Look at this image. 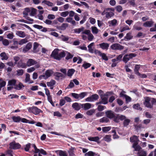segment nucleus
<instances>
[{"mask_svg":"<svg viewBox=\"0 0 156 156\" xmlns=\"http://www.w3.org/2000/svg\"><path fill=\"white\" fill-rule=\"evenodd\" d=\"M59 50L56 48L52 51L51 56L53 57L54 59L60 60L61 59L65 56L66 54L64 51H62L58 54Z\"/></svg>","mask_w":156,"mask_h":156,"instance_id":"obj_1","label":"nucleus"},{"mask_svg":"<svg viewBox=\"0 0 156 156\" xmlns=\"http://www.w3.org/2000/svg\"><path fill=\"white\" fill-rule=\"evenodd\" d=\"M144 103L146 107L149 108H152L153 105H156V99L146 97L145 98V100Z\"/></svg>","mask_w":156,"mask_h":156,"instance_id":"obj_2","label":"nucleus"},{"mask_svg":"<svg viewBox=\"0 0 156 156\" xmlns=\"http://www.w3.org/2000/svg\"><path fill=\"white\" fill-rule=\"evenodd\" d=\"M136 56V54L133 53L125 54L123 58L122 61L125 63H126L130 59L135 57Z\"/></svg>","mask_w":156,"mask_h":156,"instance_id":"obj_3","label":"nucleus"},{"mask_svg":"<svg viewBox=\"0 0 156 156\" xmlns=\"http://www.w3.org/2000/svg\"><path fill=\"white\" fill-rule=\"evenodd\" d=\"M28 109L29 112L32 113L35 115H38L40 113L42 112L41 110L35 106L29 107L28 108Z\"/></svg>","mask_w":156,"mask_h":156,"instance_id":"obj_4","label":"nucleus"},{"mask_svg":"<svg viewBox=\"0 0 156 156\" xmlns=\"http://www.w3.org/2000/svg\"><path fill=\"white\" fill-rule=\"evenodd\" d=\"M111 48L114 50H122L124 48V46L118 43H115L112 45Z\"/></svg>","mask_w":156,"mask_h":156,"instance_id":"obj_5","label":"nucleus"},{"mask_svg":"<svg viewBox=\"0 0 156 156\" xmlns=\"http://www.w3.org/2000/svg\"><path fill=\"white\" fill-rule=\"evenodd\" d=\"M98 98V95L97 94H94L86 98L85 100L87 101L92 102L97 100Z\"/></svg>","mask_w":156,"mask_h":156,"instance_id":"obj_6","label":"nucleus"},{"mask_svg":"<svg viewBox=\"0 0 156 156\" xmlns=\"http://www.w3.org/2000/svg\"><path fill=\"white\" fill-rule=\"evenodd\" d=\"M9 148L13 149H16L20 148L21 145L18 143H16L15 141L12 142L9 144Z\"/></svg>","mask_w":156,"mask_h":156,"instance_id":"obj_7","label":"nucleus"},{"mask_svg":"<svg viewBox=\"0 0 156 156\" xmlns=\"http://www.w3.org/2000/svg\"><path fill=\"white\" fill-rule=\"evenodd\" d=\"M87 30L85 29L84 28L82 27L80 28L76 29L74 30V31L75 33H81L82 34H85V31H87Z\"/></svg>","mask_w":156,"mask_h":156,"instance_id":"obj_8","label":"nucleus"},{"mask_svg":"<svg viewBox=\"0 0 156 156\" xmlns=\"http://www.w3.org/2000/svg\"><path fill=\"white\" fill-rule=\"evenodd\" d=\"M106 115L107 117L112 119L114 117L115 113L111 110H108L105 112Z\"/></svg>","mask_w":156,"mask_h":156,"instance_id":"obj_9","label":"nucleus"},{"mask_svg":"<svg viewBox=\"0 0 156 156\" xmlns=\"http://www.w3.org/2000/svg\"><path fill=\"white\" fill-rule=\"evenodd\" d=\"M101 101L102 104H106L108 103V95L105 94V95H101Z\"/></svg>","mask_w":156,"mask_h":156,"instance_id":"obj_10","label":"nucleus"},{"mask_svg":"<svg viewBox=\"0 0 156 156\" xmlns=\"http://www.w3.org/2000/svg\"><path fill=\"white\" fill-rule=\"evenodd\" d=\"M37 63V62L32 59H29L27 62V66L28 67L36 64Z\"/></svg>","mask_w":156,"mask_h":156,"instance_id":"obj_11","label":"nucleus"},{"mask_svg":"<svg viewBox=\"0 0 156 156\" xmlns=\"http://www.w3.org/2000/svg\"><path fill=\"white\" fill-rule=\"evenodd\" d=\"M85 31V34L87 35V38L89 41H91L94 38V36L91 33L90 30H87V31Z\"/></svg>","mask_w":156,"mask_h":156,"instance_id":"obj_12","label":"nucleus"},{"mask_svg":"<svg viewBox=\"0 0 156 156\" xmlns=\"http://www.w3.org/2000/svg\"><path fill=\"white\" fill-rule=\"evenodd\" d=\"M99 46L102 49L107 50L109 47V44L107 43H103L99 44Z\"/></svg>","mask_w":156,"mask_h":156,"instance_id":"obj_13","label":"nucleus"},{"mask_svg":"<svg viewBox=\"0 0 156 156\" xmlns=\"http://www.w3.org/2000/svg\"><path fill=\"white\" fill-rule=\"evenodd\" d=\"M154 23V22L152 20L147 21L144 23L143 26L146 27H151L153 26Z\"/></svg>","mask_w":156,"mask_h":156,"instance_id":"obj_14","label":"nucleus"},{"mask_svg":"<svg viewBox=\"0 0 156 156\" xmlns=\"http://www.w3.org/2000/svg\"><path fill=\"white\" fill-rule=\"evenodd\" d=\"M16 64L18 68H25L27 67L26 64L25 63L22 62L21 60H20L19 62L17 63Z\"/></svg>","mask_w":156,"mask_h":156,"instance_id":"obj_15","label":"nucleus"},{"mask_svg":"<svg viewBox=\"0 0 156 156\" xmlns=\"http://www.w3.org/2000/svg\"><path fill=\"white\" fill-rule=\"evenodd\" d=\"M16 35L21 37H25L26 35L24 32L22 31H16Z\"/></svg>","mask_w":156,"mask_h":156,"instance_id":"obj_16","label":"nucleus"},{"mask_svg":"<svg viewBox=\"0 0 156 156\" xmlns=\"http://www.w3.org/2000/svg\"><path fill=\"white\" fill-rule=\"evenodd\" d=\"M80 104H79V103L76 102L72 105V107L75 110H80L81 108V105Z\"/></svg>","mask_w":156,"mask_h":156,"instance_id":"obj_17","label":"nucleus"},{"mask_svg":"<svg viewBox=\"0 0 156 156\" xmlns=\"http://www.w3.org/2000/svg\"><path fill=\"white\" fill-rule=\"evenodd\" d=\"M30 12V8H25L23 12V14L24 15L23 16L26 17L28 15V13Z\"/></svg>","mask_w":156,"mask_h":156,"instance_id":"obj_18","label":"nucleus"},{"mask_svg":"<svg viewBox=\"0 0 156 156\" xmlns=\"http://www.w3.org/2000/svg\"><path fill=\"white\" fill-rule=\"evenodd\" d=\"M82 108H83L85 110H87L90 108L91 107V105L89 103H86L84 104H80Z\"/></svg>","mask_w":156,"mask_h":156,"instance_id":"obj_19","label":"nucleus"},{"mask_svg":"<svg viewBox=\"0 0 156 156\" xmlns=\"http://www.w3.org/2000/svg\"><path fill=\"white\" fill-rule=\"evenodd\" d=\"M32 44L31 43H28L26 46L25 48L23 49V51L26 52L30 50L32 47Z\"/></svg>","mask_w":156,"mask_h":156,"instance_id":"obj_20","label":"nucleus"},{"mask_svg":"<svg viewBox=\"0 0 156 156\" xmlns=\"http://www.w3.org/2000/svg\"><path fill=\"white\" fill-rule=\"evenodd\" d=\"M130 139L131 142H134V143L138 144V142L139 141L137 136H134L133 137H131Z\"/></svg>","mask_w":156,"mask_h":156,"instance_id":"obj_21","label":"nucleus"},{"mask_svg":"<svg viewBox=\"0 0 156 156\" xmlns=\"http://www.w3.org/2000/svg\"><path fill=\"white\" fill-rule=\"evenodd\" d=\"M39 44L37 42H35L34 43L33 52L34 53H36L38 51L39 49H38V47L39 46Z\"/></svg>","mask_w":156,"mask_h":156,"instance_id":"obj_22","label":"nucleus"},{"mask_svg":"<svg viewBox=\"0 0 156 156\" xmlns=\"http://www.w3.org/2000/svg\"><path fill=\"white\" fill-rule=\"evenodd\" d=\"M105 17L106 18L109 19L114 15V13L112 12L109 11V12L107 11L105 13Z\"/></svg>","mask_w":156,"mask_h":156,"instance_id":"obj_23","label":"nucleus"},{"mask_svg":"<svg viewBox=\"0 0 156 156\" xmlns=\"http://www.w3.org/2000/svg\"><path fill=\"white\" fill-rule=\"evenodd\" d=\"M138 144L134 143L133 145V147L134 148L135 151H139L142 149L141 147L139 145H137Z\"/></svg>","mask_w":156,"mask_h":156,"instance_id":"obj_24","label":"nucleus"},{"mask_svg":"<svg viewBox=\"0 0 156 156\" xmlns=\"http://www.w3.org/2000/svg\"><path fill=\"white\" fill-rule=\"evenodd\" d=\"M117 23V21L115 19H114L113 20L110 21L108 22V23L109 26H115Z\"/></svg>","mask_w":156,"mask_h":156,"instance_id":"obj_25","label":"nucleus"},{"mask_svg":"<svg viewBox=\"0 0 156 156\" xmlns=\"http://www.w3.org/2000/svg\"><path fill=\"white\" fill-rule=\"evenodd\" d=\"M55 152L58 153L60 156H67L66 152L61 150H57L55 151Z\"/></svg>","mask_w":156,"mask_h":156,"instance_id":"obj_26","label":"nucleus"},{"mask_svg":"<svg viewBox=\"0 0 156 156\" xmlns=\"http://www.w3.org/2000/svg\"><path fill=\"white\" fill-rule=\"evenodd\" d=\"M37 9L33 8H30V15L31 16H34L36 13Z\"/></svg>","mask_w":156,"mask_h":156,"instance_id":"obj_27","label":"nucleus"},{"mask_svg":"<svg viewBox=\"0 0 156 156\" xmlns=\"http://www.w3.org/2000/svg\"><path fill=\"white\" fill-rule=\"evenodd\" d=\"M54 76H55V79L56 80H58L59 78L63 77V75L60 73L56 72L54 74Z\"/></svg>","mask_w":156,"mask_h":156,"instance_id":"obj_28","label":"nucleus"},{"mask_svg":"<svg viewBox=\"0 0 156 156\" xmlns=\"http://www.w3.org/2000/svg\"><path fill=\"white\" fill-rule=\"evenodd\" d=\"M88 139L90 140L96 142H98L100 138L98 136H95L94 137H88Z\"/></svg>","mask_w":156,"mask_h":156,"instance_id":"obj_29","label":"nucleus"},{"mask_svg":"<svg viewBox=\"0 0 156 156\" xmlns=\"http://www.w3.org/2000/svg\"><path fill=\"white\" fill-rule=\"evenodd\" d=\"M0 56L2 57L1 59L2 60H6L8 58V56L5 52L2 53L0 54Z\"/></svg>","mask_w":156,"mask_h":156,"instance_id":"obj_30","label":"nucleus"},{"mask_svg":"<svg viewBox=\"0 0 156 156\" xmlns=\"http://www.w3.org/2000/svg\"><path fill=\"white\" fill-rule=\"evenodd\" d=\"M16 80L15 79H12V80H10L8 81V86H15L16 83Z\"/></svg>","mask_w":156,"mask_h":156,"instance_id":"obj_31","label":"nucleus"},{"mask_svg":"<svg viewBox=\"0 0 156 156\" xmlns=\"http://www.w3.org/2000/svg\"><path fill=\"white\" fill-rule=\"evenodd\" d=\"M53 73V71L51 69L47 70L45 72V73L46 75V76H47L48 78L50 77Z\"/></svg>","mask_w":156,"mask_h":156,"instance_id":"obj_32","label":"nucleus"},{"mask_svg":"<svg viewBox=\"0 0 156 156\" xmlns=\"http://www.w3.org/2000/svg\"><path fill=\"white\" fill-rule=\"evenodd\" d=\"M55 81L53 80H51L50 81L47 83V85L48 87H52L55 84Z\"/></svg>","mask_w":156,"mask_h":156,"instance_id":"obj_33","label":"nucleus"},{"mask_svg":"<svg viewBox=\"0 0 156 156\" xmlns=\"http://www.w3.org/2000/svg\"><path fill=\"white\" fill-rule=\"evenodd\" d=\"M140 68V65H136L135 66L134 71L135 73L136 74H139V70Z\"/></svg>","mask_w":156,"mask_h":156,"instance_id":"obj_34","label":"nucleus"},{"mask_svg":"<svg viewBox=\"0 0 156 156\" xmlns=\"http://www.w3.org/2000/svg\"><path fill=\"white\" fill-rule=\"evenodd\" d=\"M75 72V70L73 69H69L67 72L68 76L71 77Z\"/></svg>","mask_w":156,"mask_h":156,"instance_id":"obj_35","label":"nucleus"},{"mask_svg":"<svg viewBox=\"0 0 156 156\" xmlns=\"http://www.w3.org/2000/svg\"><path fill=\"white\" fill-rule=\"evenodd\" d=\"M137 154L139 156H147L146 152L143 150L140 151Z\"/></svg>","mask_w":156,"mask_h":156,"instance_id":"obj_36","label":"nucleus"},{"mask_svg":"<svg viewBox=\"0 0 156 156\" xmlns=\"http://www.w3.org/2000/svg\"><path fill=\"white\" fill-rule=\"evenodd\" d=\"M130 122V120L127 118L123 122V125L124 126H128Z\"/></svg>","mask_w":156,"mask_h":156,"instance_id":"obj_37","label":"nucleus"},{"mask_svg":"<svg viewBox=\"0 0 156 156\" xmlns=\"http://www.w3.org/2000/svg\"><path fill=\"white\" fill-rule=\"evenodd\" d=\"M74 149V147H72L68 151V152L69 156H74L75 155L73 151Z\"/></svg>","mask_w":156,"mask_h":156,"instance_id":"obj_38","label":"nucleus"},{"mask_svg":"<svg viewBox=\"0 0 156 156\" xmlns=\"http://www.w3.org/2000/svg\"><path fill=\"white\" fill-rule=\"evenodd\" d=\"M133 38V36L131 35V33H129L126 34V36L125 37V39L127 40H130Z\"/></svg>","mask_w":156,"mask_h":156,"instance_id":"obj_39","label":"nucleus"},{"mask_svg":"<svg viewBox=\"0 0 156 156\" xmlns=\"http://www.w3.org/2000/svg\"><path fill=\"white\" fill-rule=\"evenodd\" d=\"M42 3H44L45 4L48 5L49 6H52L53 5V4L52 3L50 2L49 1H47L46 0H44L42 2Z\"/></svg>","mask_w":156,"mask_h":156,"instance_id":"obj_40","label":"nucleus"},{"mask_svg":"<svg viewBox=\"0 0 156 156\" xmlns=\"http://www.w3.org/2000/svg\"><path fill=\"white\" fill-rule=\"evenodd\" d=\"M6 84V82L2 79H0V90H1V88L4 87Z\"/></svg>","mask_w":156,"mask_h":156,"instance_id":"obj_41","label":"nucleus"},{"mask_svg":"<svg viewBox=\"0 0 156 156\" xmlns=\"http://www.w3.org/2000/svg\"><path fill=\"white\" fill-rule=\"evenodd\" d=\"M92 31L93 34H97L98 32V30L95 27H91Z\"/></svg>","mask_w":156,"mask_h":156,"instance_id":"obj_42","label":"nucleus"},{"mask_svg":"<svg viewBox=\"0 0 156 156\" xmlns=\"http://www.w3.org/2000/svg\"><path fill=\"white\" fill-rule=\"evenodd\" d=\"M119 114H117L114 116V117L113 121L116 122H119Z\"/></svg>","mask_w":156,"mask_h":156,"instance_id":"obj_43","label":"nucleus"},{"mask_svg":"<svg viewBox=\"0 0 156 156\" xmlns=\"http://www.w3.org/2000/svg\"><path fill=\"white\" fill-rule=\"evenodd\" d=\"M111 136L110 135H106L104 138V140L107 142H110L111 140Z\"/></svg>","mask_w":156,"mask_h":156,"instance_id":"obj_44","label":"nucleus"},{"mask_svg":"<svg viewBox=\"0 0 156 156\" xmlns=\"http://www.w3.org/2000/svg\"><path fill=\"white\" fill-rule=\"evenodd\" d=\"M68 27V24L66 23H63L61 26L59 27V29L60 30H64L66 29V27Z\"/></svg>","mask_w":156,"mask_h":156,"instance_id":"obj_45","label":"nucleus"},{"mask_svg":"<svg viewBox=\"0 0 156 156\" xmlns=\"http://www.w3.org/2000/svg\"><path fill=\"white\" fill-rule=\"evenodd\" d=\"M12 119L15 122H19L21 120V118L19 116H13L12 117Z\"/></svg>","mask_w":156,"mask_h":156,"instance_id":"obj_46","label":"nucleus"},{"mask_svg":"<svg viewBox=\"0 0 156 156\" xmlns=\"http://www.w3.org/2000/svg\"><path fill=\"white\" fill-rule=\"evenodd\" d=\"M114 11V9H113L112 8H107L105 9L104 10V11L102 12L101 13V15L102 16H104L105 14V12H107V11Z\"/></svg>","mask_w":156,"mask_h":156,"instance_id":"obj_47","label":"nucleus"},{"mask_svg":"<svg viewBox=\"0 0 156 156\" xmlns=\"http://www.w3.org/2000/svg\"><path fill=\"white\" fill-rule=\"evenodd\" d=\"M16 74L17 76H22L23 73L24 71L22 69H19L16 71Z\"/></svg>","mask_w":156,"mask_h":156,"instance_id":"obj_48","label":"nucleus"},{"mask_svg":"<svg viewBox=\"0 0 156 156\" xmlns=\"http://www.w3.org/2000/svg\"><path fill=\"white\" fill-rule=\"evenodd\" d=\"M87 92H84L78 94L79 98L82 99L84 98L87 95Z\"/></svg>","mask_w":156,"mask_h":156,"instance_id":"obj_49","label":"nucleus"},{"mask_svg":"<svg viewBox=\"0 0 156 156\" xmlns=\"http://www.w3.org/2000/svg\"><path fill=\"white\" fill-rule=\"evenodd\" d=\"M133 107L135 109L140 111L142 109V108H140V105L138 104L134 105L133 106Z\"/></svg>","mask_w":156,"mask_h":156,"instance_id":"obj_50","label":"nucleus"},{"mask_svg":"<svg viewBox=\"0 0 156 156\" xmlns=\"http://www.w3.org/2000/svg\"><path fill=\"white\" fill-rule=\"evenodd\" d=\"M109 121L108 119L106 117H103L100 120V122H107Z\"/></svg>","mask_w":156,"mask_h":156,"instance_id":"obj_51","label":"nucleus"},{"mask_svg":"<svg viewBox=\"0 0 156 156\" xmlns=\"http://www.w3.org/2000/svg\"><path fill=\"white\" fill-rule=\"evenodd\" d=\"M95 110L94 109H91L90 110L88 111L87 112V114L89 115H91L93 114L95 112Z\"/></svg>","mask_w":156,"mask_h":156,"instance_id":"obj_52","label":"nucleus"},{"mask_svg":"<svg viewBox=\"0 0 156 156\" xmlns=\"http://www.w3.org/2000/svg\"><path fill=\"white\" fill-rule=\"evenodd\" d=\"M60 38L63 41H67L69 39V37L64 35H62L60 37Z\"/></svg>","mask_w":156,"mask_h":156,"instance_id":"obj_53","label":"nucleus"},{"mask_svg":"<svg viewBox=\"0 0 156 156\" xmlns=\"http://www.w3.org/2000/svg\"><path fill=\"white\" fill-rule=\"evenodd\" d=\"M111 127L110 126L104 127L102 128V130L104 132H106L110 130Z\"/></svg>","mask_w":156,"mask_h":156,"instance_id":"obj_54","label":"nucleus"},{"mask_svg":"<svg viewBox=\"0 0 156 156\" xmlns=\"http://www.w3.org/2000/svg\"><path fill=\"white\" fill-rule=\"evenodd\" d=\"M13 59L15 61L14 64H17V62L20 60V57L18 56H15L13 57Z\"/></svg>","mask_w":156,"mask_h":156,"instance_id":"obj_55","label":"nucleus"},{"mask_svg":"<svg viewBox=\"0 0 156 156\" xmlns=\"http://www.w3.org/2000/svg\"><path fill=\"white\" fill-rule=\"evenodd\" d=\"M27 42V39L26 38L22 39L19 41L18 44L20 45H22Z\"/></svg>","mask_w":156,"mask_h":156,"instance_id":"obj_56","label":"nucleus"},{"mask_svg":"<svg viewBox=\"0 0 156 156\" xmlns=\"http://www.w3.org/2000/svg\"><path fill=\"white\" fill-rule=\"evenodd\" d=\"M95 153L91 151H90L85 154V156H94Z\"/></svg>","mask_w":156,"mask_h":156,"instance_id":"obj_57","label":"nucleus"},{"mask_svg":"<svg viewBox=\"0 0 156 156\" xmlns=\"http://www.w3.org/2000/svg\"><path fill=\"white\" fill-rule=\"evenodd\" d=\"M69 14V12L68 11H66L61 12L60 13V15L62 17H66Z\"/></svg>","mask_w":156,"mask_h":156,"instance_id":"obj_58","label":"nucleus"},{"mask_svg":"<svg viewBox=\"0 0 156 156\" xmlns=\"http://www.w3.org/2000/svg\"><path fill=\"white\" fill-rule=\"evenodd\" d=\"M91 66V64H90L85 62L83 64L82 66L85 69H86L88 68L89 67Z\"/></svg>","mask_w":156,"mask_h":156,"instance_id":"obj_59","label":"nucleus"},{"mask_svg":"<svg viewBox=\"0 0 156 156\" xmlns=\"http://www.w3.org/2000/svg\"><path fill=\"white\" fill-rule=\"evenodd\" d=\"M47 18L49 20H53L55 18V16L54 15L49 14Z\"/></svg>","mask_w":156,"mask_h":156,"instance_id":"obj_60","label":"nucleus"},{"mask_svg":"<svg viewBox=\"0 0 156 156\" xmlns=\"http://www.w3.org/2000/svg\"><path fill=\"white\" fill-rule=\"evenodd\" d=\"M24 86L21 83H20L18 86H17L15 87V88L18 90L21 89Z\"/></svg>","mask_w":156,"mask_h":156,"instance_id":"obj_61","label":"nucleus"},{"mask_svg":"<svg viewBox=\"0 0 156 156\" xmlns=\"http://www.w3.org/2000/svg\"><path fill=\"white\" fill-rule=\"evenodd\" d=\"M100 56H101L103 59L105 61H107L108 60L107 57L105 53H101V55H100Z\"/></svg>","mask_w":156,"mask_h":156,"instance_id":"obj_62","label":"nucleus"},{"mask_svg":"<svg viewBox=\"0 0 156 156\" xmlns=\"http://www.w3.org/2000/svg\"><path fill=\"white\" fill-rule=\"evenodd\" d=\"M2 42L3 44L5 46H7L9 44V41L6 39H4Z\"/></svg>","mask_w":156,"mask_h":156,"instance_id":"obj_63","label":"nucleus"},{"mask_svg":"<svg viewBox=\"0 0 156 156\" xmlns=\"http://www.w3.org/2000/svg\"><path fill=\"white\" fill-rule=\"evenodd\" d=\"M130 30L129 28L128 27V26H126L124 27H123L120 30V32H122L126 30Z\"/></svg>","mask_w":156,"mask_h":156,"instance_id":"obj_64","label":"nucleus"}]
</instances>
